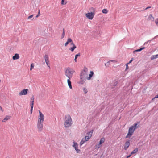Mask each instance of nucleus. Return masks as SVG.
Here are the masks:
<instances>
[{
  "label": "nucleus",
  "instance_id": "obj_1",
  "mask_svg": "<svg viewBox=\"0 0 158 158\" xmlns=\"http://www.w3.org/2000/svg\"><path fill=\"white\" fill-rule=\"evenodd\" d=\"M73 124L72 121L71 116L69 115H66L64 125L65 128L69 127Z\"/></svg>",
  "mask_w": 158,
  "mask_h": 158
},
{
  "label": "nucleus",
  "instance_id": "obj_2",
  "mask_svg": "<svg viewBox=\"0 0 158 158\" xmlns=\"http://www.w3.org/2000/svg\"><path fill=\"white\" fill-rule=\"evenodd\" d=\"M93 132V130H92L90 131L87 134V135H86L84 138H83L80 143V145H81L83 144L85 142L89 140V139L92 137Z\"/></svg>",
  "mask_w": 158,
  "mask_h": 158
},
{
  "label": "nucleus",
  "instance_id": "obj_3",
  "mask_svg": "<svg viewBox=\"0 0 158 158\" xmlns=\"http://www.w3.org/2000/svg\"><path fill=\"white\" fill-rule=\"evenodd\" d=\"M75 72V71L73 69L68 67L65 69V75L68 78H71Z\"/></svg>",
  "mask_w": 158,
  "mask_h": 158
},
{
  "label": "nucleus",
  "instance_id": "obj_4",
  "mask_svg": "<svg viewBox=\"0 0 158 158\" xmlns=\"http://www.w3.org/2000/svg\"><path fill=\"white\" fill-rule=\"evenodd\" d=\"M90 9L93 11V12L86 13L85 16L88 19L92 20L94 15L95 10V9L93 7L91 8Z\"/></svg>",
  "mask_w": 158,
  "mask_h": 158
},
{
  "label": "nucleus",
  "instance_id": "obj_5",
  "mask_svg": "<svg viewBox=\"0 0 158 158\" xmlns=\"http://www.w3.org/2000/svg\"><path fill=\"white\" fill-rule=\"evenodd\" d=\"M39 115L38 117L37 122L43 123L44 119V116L40 110H39Z\"/></svg>",
  "mask_w": 158,
  "mask_h": 158
},
{
  "label": "nucleus",
  "instance_id": "obj_6",
  "mask_svg": "<svg viewBox=\"0 0 158 158\" xmlns=\"http://www.w3.org/2000/svg\"><path fill=\"white\" fill-rule=\"evenodd\" d=\"M135 130L133 127L131 126L129 129L128 132L126 136V138H130L132 135Z\"/></svg>",
  "mask_w": 158,
  "mask_h": 158
},
{
  "label": "nucleus",
  "instance_id": "obj_7",
  "mask_svg": "<svg viewBox=\"0 0 158 158\" xmlns=\"http://www.w3.org/2000/svg\"><path fill=\"white\" fill-rule=\"evenodd\" d=\"M43 123L38 122L37 123V128L38 131H41L43 129Z\"/></svg>",
  "mask_w": 158,
  "mask_h": 158
},
{
  "label": "nucleus",
  "instance_id": "obj_8",
  "mask_svg": "<svg viewBox=\"0 0 158 158\" xmlns=\"http://www.w3.org/2000/svg\"><path fill=\"white\" fill-rule=\"evenodd\" d=\"M28 91L27 89H23L19 93V95L20 96L26 95L27 94Z\"/></svg>",
  "mask_w": 158,
  "mask_h": 158
},
{
  "label": "nucleus",
  "instance_id": "obj_9",
  "mask_svg": "<svg viewBox=\"0 0 158 158\" xmlns=\"http://www.w3.org/2000/svg\"><path fill=\"white\" fill-rule=\"evenodd\" d=\"M44 58L46 64L47 66L50 68V66L49 65V57L47 55H45L44 56Z\"/></svg>",
  "mask_w": 158,
  "mask_h": 158
},
{
  "label": "nucleus",
  "instance_id": "obj_10",
  "mask_svg": "<svg viewBox=\"0 0 158 158\" xmlns=\"http://www.w3.org/2000/svg\"><path fill=\"white\" fill-rule=\"evenodd\" d=\"M105 140V139L104 138L102 137V138H101L99 141V144L98 145V148H99L101 147V145L104 142Z\"/></svg>",
  "mask_w": 158,
  "mask_h": 158
},
{
  "label": "nucleus",
  "instance_id": "obj_11",
  "mask_svg": "<svg viewBox=\"0 0 158 158\" xmlns=\"http://www.w3.org/2000/svg\"><path fill=\"white\" fill-rule=\"evenodd\" d=\"M85 80V78L83 77H80V80L78 82V84L81 85L83 84L84 83Z\"/></svg>",
  "mask_w": 158,
  "mask_h": 158
},
{
  "label": "nucleus",
  "instance_id": "obj_12",
  "mask_svg": "<svg viewBox=\"0 0 158 158\" xmlns=\"http://www.w3.org/2000/svg\"><path fill=\"white\" fill-rule=\"evenodd\" d=\"M11 118V117L10 116L6 115L5 116V118L2 120V122H6L7 120L10 119Z\"/></svg>",
  "mask_w": 158,
  "mask_h": 158
},
{
  "label": "nucleus",
  "instance_id": "obj_13",
  "mask_svg": "<svg viewBox=\"0 0 158 158\" xmlns=\"http://www.w3.org/2000/svg\"><path fill=\"white\" fill-rule=\"evenodd\" d=\"M130 144L129 141H127L125 143L124 146V149L125 150H126L128 148L130 145Z\"/></svg>",
  "mask_w": 158,
  "mask_h": 158
},
{
  "label": "nucleus",
  "instance_id": "obj_14",
  "mask_svg": "<svg viewBox=\"0 0 158 158\" xmlns=\"http://www.w3.org/2000/svg\"><path fill=\"white\" fill-rule=\"evenodd\" d=\"M94 74V73L93 71H90V74H89V76L87 78V79L88 80H90L91 79V77H92Z\"/></svg>",
  "mask_w": 158,
  "mask_h": 158
},
{
  "label": "nucleus",
  "instance_id": "obj_15",
  "mask_svg": "<svg viewBox=\"0 0 158 158\" xmlns=\"http://www.w3.org/2000/svg\"><path fill=\"white\" fill-rule=\"evenodd\" d=\"M19 58V56L18 54H15L14 56H13L12 58L14 60L18 59Z\"/></svg>",
  "mask_w": 158,
  "mask_h": 158
},
{
  "label": "nucleus",
  "instance_id": "obj_16",
  "mask_svg": "<svg viewBox=\"0 0 158 158\" xmlns=\"http://www.w3.org/2000/svg\"><path fill=\"white\" fill-rule=\"evenodd\" d=\"M70 78H68V80H67V82H68V85H69V88L71 89H72V85H71V82L70 81Z\"/></svg>",
  "mask_w": 158,
  "mask_h": 158
},
{
  "label": "nucleus",
  "instance_id": "obj_17",
  "mask_svg": "<svg viewBox=\"0 0 158 158\" xmlns=\"http://www.w3.org/2000/svg\"><path fill=\"white\" fill-rule=\"evenodd\" d=\"M31 107H33L34 102V98L32 97L31 99Z\"/></svg>",
  "mask_w": 158,
  "mask_h": 158
},
{
  "label": "nucleus",
  "instance_id": "obj_18",
  "mask_svg": "<svg viewBox=\"0 0 158 158\" xmlns=\"http://www.w3.org/2000/svg\"><path fill=\"white\" fill-rule=\"evenodd\" d=\"M138 150V148H135L132 152L131 153V154H135L136 153Z\"/></svg>",
  "mask_w": 158,
  "mask_h": 158
},
{
  "label": "nucleus",
  "instance_id": "obj_19",
  "mask_svg": "<svg viewBox=\"0 0 158 158\" xmlns=\"http://www.w3.org/2000/svg\"><path fill=\"white\" fill-rule=\"evenodd\" d=\"M157 58H158V54L152 56L151 57V60H153Z\"/></svg>",
  "mask_w": 158,
  "mask_h": 158
},
{
  "label": "nucleus",
  "instance_id": "obj_20",
  "mask_svg": "<svg viewBox=\"0 0 158 158\" xmlns=\"http://www.w3.org/2000/svg\"><path fill=\"white\" fill-rule=\"evenodd\" d=\"M82 72L85 73V75H87V73L88 72V69L87 68L85 67Z\"/></svg>",
  "mask_w": 158,
  "mask_h": 158
},
{
  "label": "nucleus",
  "instance_id": "obj_21",
  "mask_svg": "<svg viewBox=\"0 0 158 158\" xmlns=\"http://www.w3.org/2000/svg\"><path fill=\"white\" fill-rule=\"evenodd\" d=\"M139 122H138L136 123H135L134 126H131L132 127H133L134 128L135 130L136 128H137L138 127V124H139Z\"/></svg>",
  "mask_w": 158,
  "mask_h": 158
},
{
  "label": "nucleus",
  "instance_id": "obj_22",
  "mask_svg": "<svg viewBox=\"0 0 158 158\" xmlns=\"http://www.w3.org/2000/svg\"><path fill=\"white\" fill-rule=\"evenodd\" d=\"M87 75H85V73L84 72H82L81 73L80 75V77H83L85 78V77H86V76Z\"/></svg>",
  "mask_w": 158,
  "mask_h": 158
},
{
  "label": "nucleus",
  "instance_id": "obj_23",
  "mask_svg": "<svg viewBox=\"0 0 158 158\" xmlns=\"http://www.w3.org/2000/svg\"><path fill=\"white\" fill-rule=\"evenodd\" d=\"M117 62V61L116 60H110L109 61H108V62L107 63V66H109V65H110V62Z\"/></svg>",
  "mask_w": 158,
  "mask_h": 158
},
{
  "label": "nucleus",
  "instance_id": "obj_24",
  "mask_svg": "<svg viewBox=\"0 0 158 158\" xmlns=\"http://www.w3.org/2000/svg\"><path fill=\"white\" fill-rule=\"evenodd\" d=\"M80 56V53H78V54H76L75 56L74 60L75 61H77V57L79 56Z\"/></svg>",
  "mask_w": 158,
  "mask_h": 158
},
{
  "label": "nucleus",
  "instance_id": "obj_25",
  "mask_svg": "<svg viewBox=\"0 0 158 158\" xmlns=\"http://www.w3.org/2000/svg\"><path fill=\"white\" fill-rule=\"evenodd\" d=\"M76 48V46H73V47L69 48V50H70L72 52H73L74 50Z\"/></svg>",
  "mask_w": 158,
  "mask_h": 158
},
{
  "label": "nucleus",
  "instance_id": "obj_26",
  "mask_svg": "<svg viewBox=\"0 0 158 158\" xmlns=\"http://www.w3.org/2000/svg\"><path fill=\"white\" fill-rule=\"evenodd\" d=\"M66 3H67L66 1H65V0H61V4L62 5H65L66 4Z\"/></svg>",
  "mask_w": 158,
  "mask_h": 158
},
{
  "label": "nucleus",
  "instance_id": "obj_27",
  "mask_svg": "<svg viewBox=\"0 0 158 158\" xmlns=\"http://www.w3.org/2000/svg\"><path fill=\"white\" fill-rule=\"evenodd\" d=\"M102 12L104 14H107L108 13V11L106 9H104L102 10Z\"/></svg>",
  "mask_w": 158,
  "mask_h": 158
},
{
  "label": "nucleus",
  "instance_id": "obj_28",
  "mask_svg": "<svg viewBox=\"0 0 158 158\" xmlns=\"http://www.w3.org/2000/svg\"><path fill=\"white\" fill-rule=\"evenodd\" d=\"M65 35V31H64V28L63 29V32L61 35V39H63Z\"/></svg>",
  "mask_w": 158,
  "mask_h": 158
},
{
  "label": "nucleus",
  "instance_id": "obj_29",
  "mask_svg": "<svg viewBox=\"0 0 158 158\" xmlns=\"http://www.w3.org/2000/svg\"><path fill=\"white\" fill-rule=\"evenodd\" d=\"M73 146L75 148H77L78 145L77 143L75 142H74Z\"/></svg>",
  "mask_w": 158,
  "mask_h": 158
},
{
  "label": "nucleus",
  "instance_id": "obj_30",
  "mask_svg": "<svg viewBox=\"0 0 158 158\" xmlns=\"http://www.w3.org/2000/svg\"><path fill=\"white\" fill-rule=\"evenodd\" d=\"M145 48L144 47H143V48H140V49H137L136 50H135L134 51V52H139V51H141V50H142L144 48Z\"/></svg>",
  "mask_w": 158,
  "mask_h": 158
},
{
  "label": "nucleus",
  "instance_id": "obj_31",
  "mask_svg": "<svg viewBox=\"0 0 158 158\" xmlns=\"http://www.w3.org/2000/svg\"><path fill=\"white\" fill-rule=\"evenodd\" d=\"M34 65L33 63H32L31 65V68L30 69V71H31L33 68H34Z\"/></svg>",
  "mask_w": 158,
  "mask_h": 158
},
{
  "label": "nucleus",
  "instance_id": "obj_32",
  "mask_svg": "<svg viewBox=\"0 0 158 158\" xmlns=\"http://www.w3.org/2000/svg\"><path fill=\"white\" fill-rule=\"evenodd\" d=\"M67 41L69 42V43H71L73 41L72 40H71V39L70 38H69L68 40H67Z\"/></svg>",
  "mask_w": 158,
  "mask_h": 158
},
{
  "label": "nucleus",
  "instance_id": "obj_33",
  "mask_svg": "<svg viewBox=\"0 0 158 158\" xmlns=\"http://www.w3.org/2000/svg\"><path fill=\"white\" fill-rule=\"evenodd\" d=\"M83 90L85 94L87 93V89L85 88H83Z\"/></svg>",
  "mask_w": 158,
  "mask_h": 158
},
{
  "label": "nucleus",
  "instance_id": "obj_34",
  "mask_svg": "<svg viewBox=\"0 0 158 158\" xmlns=\"http://www.w3.org/2000/svg\"><path fill=\"white\" fill-rule=\"evenodd\" d=\"M155 23L158 26V19H156L155 20Z\"/></svg>",
  "mask_w": 158,
  "mask_h": 158
},
{
  "label": "nucleus",
  "instance_id": "obj_35",
  "mask_svg": "<svg viewBox=\"0 0 158 158\" xmlns=\"http://www.w3.org/2000/svg\"><path fill=\"white\" fill-rule=\"evenodd\" d=\"M75 149L77 151V152L78 153L80 151V150L77 148H75Z\"/></svg>",
  "mask_w": 158,
  "mask_h": 158
},
{
  "label": "nucleus",
  "instance_id": "obj_36",
  "mask_svg": "<svg viewBox=\"0 0 158 158\" xmlns=\"http://www.w3.org/2000/svg\"><path fill=\"white\" fill-rule=\"evenodd\" d=\"M33 16V15H31L30 16H29L28 17V19H30L31 18H32Z\"/></svg>",
  "mask_w": 158,
  "mask_h": 158
},
{
  "label": "nucleus",
  "instance_id": "obj_37",
  "mask_svg": "<svg viewBox=\"0 0 158 158\" xmlns=\"http://www.w3.org/2000/svg\"><path fill=\"white\" fill-rule=\"evenodd\" d=\"M40 15V10H39V12L38 14L36 15V17L38 18V16Z\"/></svg>",
  "mask_w": 158,
  "mask_h": 158
},
{
  "label": "nucleus",
  "instance_id": "obj_38",
  "mask_svg": "<svg viewBox=\"0 0 158 158\" xmlns=\"http://www.w3.org/2000/svg\"><path fill=\"white\" fill-rule=\"evenodd\" d=\"M69 43V42H68L67 41L64 44V45L65 46H67V45H68V44Z\"/></svg>",
  "mask_w": 158,
  "mask_h": 158
},
{
  "label": "nucleus",
  "instance_id": "obj_39",
  "mask_svg": "<svg viewBox=\"0 0 158 158\" xmlns=\"http://www.w3.org/2000/svg\"><path fill=\"white\" fill-rule=\"evenodd\" d=\"M33 107H31V114L32 112V110H33Z\"/></svg>",
  "mask_w": 158,
  "mask_h": 158
},
{
  "label": "nucleus",
  "instance_id": "obj_40",
  "mask_svg": "<svg viewBox=\"0 0 158 158\" xmlns=\"http://www.w3.org/2000/svg\"><path fill=\"white\" fill-rule=\"evenodd\" d=\"M71 45H72L73 46H75V44H74L73 42V41H72L71 43Z\"/></svg>",
  "mask_w": 158,
  "mask_h": 158
},
{
  "label": "nucleus",
  "instance_id": "obj_41",
  "mask_svg": "<svg viewBox=\"0 0 158 158\" xmlns=\"http://www.w3.org/2000/svg\"><path fill=\"white\" fill-rule=\"evenodd\" d=\"M132 155V154H131V153L130 155H128V156H127V158H128L130 157L131 156V155Z\"/></svg>",
  "mask_w": 158,
  "mask_h": 158
},
{
  "label": "nucleus",
  "instance_id": "obj_42",
  "mask_svg": "<svg viewBox=\"0 0 158 158\" xmlns=\"http://www.w3.org/2000/svg\"><path fill=\"white\" fill-rule=\"evenodd\" d=\"M128 64H127V63L126 64V69H127L128 68Z\"/></svg>",
  "mask_w": 158,
  "mask_h": 158
},
{
  "label": "nucleus",
  "instance_id": "obj_43",
  "mask_svg": "<svg viewBox=\"0 0 158 158\" xmlns=\"http://www.w3.org/2000/svg\"><path fill=\"white\" fill-rule=\"evenodd\" d=\"M132 60H133V59H132V60H131L129 62L127 63V64H129L131 63V62L132 61Z\"/></svg>",
  "mask_w": 158,
  "mask_h": 158
},
{
  "label": "nucleus",
  "instance_id": "obj_44",
  "mask_svg": "<svg viewBox=\"0 0 158 158\" xmlns=\"http://www.w3.org/2000/svg\"><path fill=\"white\" fill-rule=\"evenodd\" d=\"M117 84V82H115L114 83V85L116 86V85Z\"/></svg>",
  "mask_w": 158,
  "mask_h": 158
},
{
  "label": "nucleus",
  "instance_id": "obj_45",
  "mask_svg": "<svg viewBox=\"0 0 158 158\" xmlns=\"http://www.w3.org/2000/svg\"><path fill=\"white\" fill-rule=\"evenodd\" d=\"M0 109L2 110V111H3L2 108L0 106Z\"/></svg>",
  "mask_w": 158,
  "mask_h": 158
},
{
  "label": "nucleus",
  "instance_id": "obj_46",
  "mask_svg": "<svg viewBox=\"0 0 158 158\" xmlns=\"http://www.w3.org/2000/svg\"><path fill=\"white\" fill-rule=\"evenodd\" d=\"M151 7L150 6H148L146 8H145V10H147V9H148L149 8H150Z\"/></svg>",
  "mask_w": 158,
  "mask_h": 158
},
{
  "label": "nucleus",
  "instance_id": "obj_47",
  "mask_svg": "<svg viewBox=\"0 0 158 158\" xmlns=\"http://www.w3.org/2000/svg\"><path fill=\"white\" fill-rule=\"evenodd\" d=\"M158 98V94L156 95L154 98Z\"/></svg>",
  "mask_w": 158,
  "mask_h": 158
},
{
  "label": "nucleus",
  "instance_id": "obj_48",
  "mask_svg": "<svg viewBox=\"0 0 158 158\" xmlns=\"http://www.w3.org/2000/svg\"><path fill=\"white\" fill-rule=\"evenodd\" d=\"M1 82V80H0V82Z\"/></svg>",
  "mask_w": 158,
  "mask_h": 158
}]
</instances>
